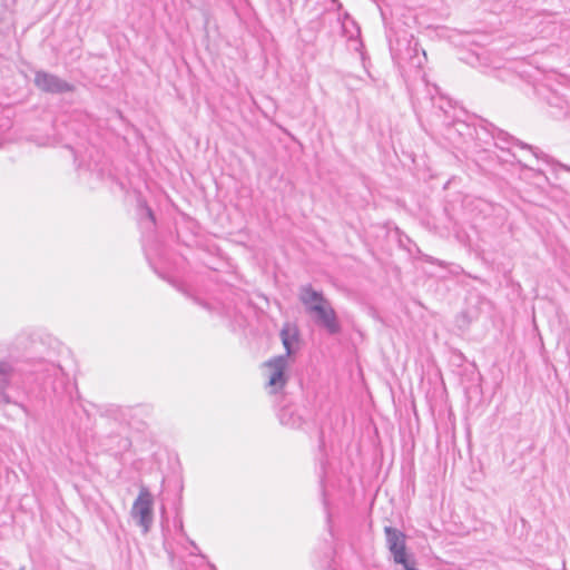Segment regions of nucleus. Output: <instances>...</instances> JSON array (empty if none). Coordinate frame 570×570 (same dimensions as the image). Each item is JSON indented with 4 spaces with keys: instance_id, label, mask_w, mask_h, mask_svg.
<instances>
[{
    "instance_id": "nucleus-2",
    "label": "nucleus",
    "mask_w": 570,
    "mask_h": 570,
    "mask_svg": "<svg viewBox=\"0 0 570 570\" xmlns=\"http://www.w3.org/2000/svg\"><path fill=\"white\" fill-rule=\"evenodd\" d=\"M286 360L283 356H277L269 360L264 364V375L266 377V387L271 393H276L284 389L287 382L285 375Z\"/></svg>"
},
{
    "instance_id": "nucleus-6",
    "label": "nucleus",
    "mask_w": 570,
    "mask_h": 570,
    "mask_svg": "<svg viewBox=\"0 0 570 570\" xmlns=\"http://www.w3.org/2000/svg\"><path fill=\"white\" fill-rule=\"evenodd\" d=\"M9 373V367L6 364H0V374L7 375Z\"/></svg>"
},
{
    "instance_id": "nucleus-1",
    "label": "nucleus",
    "mask_w": 570,
    "mask_h": 570,
    "mask_svg": "<svg viewBox=\"0 0 570 570\" xmlns=\"http://www.w3.org/2000/svg\"><path fill=\"white\" fill-rule=\"evenodd\" d=\"M299 298L308 313L314 315L318 325L323 326L330 334L341 332L336 312L322 293L314 291L311 286H304L301 289Z\"/></svg>"
},
{
    "instance_id": "nucleus-4",
    "label": "nucleus",
    "mask_w": 570,
    "mask_h": 570,
    "mask_svg": "<svg viewBox=\"0 0 570 570\" xmlns=\"http://www.w3.org/2000/svg\"><path fill=\"white\" fill-rule=\"evenodd\" d=\"M36 83L40 89L50 92L71 90V87L68 83L60 81L48 73H38L36 76Z\"/></svg>"
},
{
    "instance_id": "nucleus-5",
    "label": "nucleus",
    "mask_w": 570,
    "mask_h": 570,
    "mask_svg": "<svg viewBox=\"0 0 570 570\" xmlns=\"http://www.w3.org/2000/svg\"><path fill=\"white\" fill-rule=\"evenodd\" d=\"M281 336H282V341H283V344H284L287 353H289L288 330L287 328H283L282 333H281Z\"/></svg>"
},
{
    "instance_id": "nucleus-3",
    "label": "nucleus",
    "mask_w": 570,
    "mask_h": 570,
    "mask_svg": "<svg viewBox=\"0 0 570 570\" xmlns=\"http://www.w3.org/2000/svg\"><path fill=\"white\" fill-rule=\"evenodd\" d=\"M132 514L138 518L144 530H148V525L153 518V498L147 490H141L132 507Z\"/></svg>"
}]
</instances>
